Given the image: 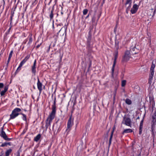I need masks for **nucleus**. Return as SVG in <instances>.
<instances>
[{"mask_svg":"<svg viewBox=\"0 0 156 156\" xmlns=\"http://www.w3.org/2000/svg\"><path fill=\"white\" fill-rule=\"evenodd\" d=\"M30 57V55H27L25 58L20 63L21 65H23L29 59Z\"/></svg>","mask_w":156,"mask_h":156,"instance_id":"a211bd4d","label":"nucleus"},{"mask_svg":"<svg viewBox=\"0 0 156 156\" xmlns=\"http://www.w3.org/2000/svg\"><path fill=\"white\" fill-rule=\"evenodd\" d=\"M140 119V117H139L138 116L136 119Z\"/></svg>","mask_w":156,"mask_h":156,"instance_id":"0e129e2a","label":"nucleus"},{"mask_svg":"<svg viewBox=\"0 0 156 156\" xmlns=\"http://www.w3.org/2000/svg\"><path fill=\"white\" fill-rule=\"evenodd\" d=\"M20 114L22 115H23V120L27 121V116L26 115H25L24 114L22 113H20Z\"/></svg>","mask_w":156,"mask_h":156,"instance_id":"2f4dec72","label":"nucleus"},{"mask_svg":"<svg viewBox=\"0 0 156 156\" xmlns=\"http://www.w3.org/2000/svg\"><path fill=\"white\" fill-rule=\"evenodd\" d=\"M3 153L2 151L1 154L0 155V156H2L3 155Z\"/></svg>","mask_w":156,"mask_h":156,"instance_id":"680f3d73","label":"nucleus"},{"mask_svg":"<svg viewBox=\"0 0 156 156\" xmlns=\"http://www.w3.org/2000/svg\"><path fill=\"white\" fill-rule=\"evenodd\" d=\"M151 12H152V11H153V9H151Z\"/></svg>","mask_w":156,"mask_h":156,"instance_id":"338daca9","label":"nucleus"},{"mask_svg":"<svg viewBox=\"0 0 156 156\" xmlns=\"http://www.w3.org/2000/svg\"><path fill=\"white\" fill-rule=\"evenodd\" d=\"M14 13V11H13V12L12 11L11 12V16H12L13 17V16Z\"/></svg>","mask_w":156,"mask_h":156,"instance_id":"49530a36","label":"nucleus"},{"mask_svg":"<svg viewBox=\"0 0 156 156\" xmlns=\"http://www.w3.org/2000/svg\"><path fill=\"white\" fill-rule=\"evenodd\" d=\"M41 134H39L34 137V140L36 142H37L41 138Z\"/></svg>","mask_w":156,"mask_h":156,"instance_id":"4be33fe9","label":"nucleus"},{"mask_svg":"<svg viewBox=\"0 0 156 156\" xmlns=\"http://www.w3.org/2000/svg\"><path fill=\"white\" fill-rule=\"evenodd\" d=\"M117 87H115V88H114V91L113 98L114 99L115 98V96H116V91H117Z\"/></svg>","mask_w":156,"mask_h":156,"instance_id":"cd10ccee","label":"nucleus"},{"mask_svg":"<svg viewBox=\"0 0 156 156\" xmlns=\"http://www.w3.org/2000/svg\"><path fill=\"white\" fill-rule=\"evenodd\" d=\"M8 85H6L4 87V90L1 92L0 94L1 96H3L5 94V93L8 90Z\"/></svg>","mask_w":156,"mask_h":156,"instance_id":"f3484780","label":"nucleus"},{"mask_svg":"<svg viewBox=\"0 0 156 156\" xmlns=\"http://www.w3.org/2000/svg\"><path fill=\"white\" fill-rule=\"evenodd\" d=\"M62 26L63 25L62 23L56 24V27H55L54 31L55 32H58L57 35V37L59 36V34L62 31V30L63 28V27H62Z\"/></svg>","mask_w":156,"mask_h":156,"instance_id":"1a4fd4ad","label":"nucleus"},{"mask_svg":"<svg viewBox=\"0 0 156 156\" xmlns=\"http://www.w3.org/2000/svg\"><path fill=\"white\" fill-rule=\"evenodd\" d=\"M126 103L128 105H130L132 104V101L129 98H126L125 100Z\"/></svg>","mask_w":156,"mask_h":156,"instance_id":"5701e85b","label":"nucleus"},{"mask_svg":"<svg viewBox=\"0 0 156 156\" xmlns=\"http://www.w3.org/2000/svg\"><path fill=\"white\" fill-rule=\"evenodd\" d=\"M115 129V126H114V127L112 128V130L111 132V134L110 136V137L109 139V144H108V147H109L111 144L112 142V138L113 133L114 132V131Z\"/></svg>","mask_w":156,"mask_h":156,"instance_id":"dca6fc26","label":"nucleus"},{"mask_svg":"<svg viewBox=\"0 0 156 156\" xmlns=\"http://www.w3.org/2000/svg\"><path fill=\"white\" fill-rule=\"evenodd\" d=\"M143 128V126H139V130L140 131H142V129Z\"/></svg>","mask_w":156,"mask_h":156,"instance_id":"a18cd8bd","label":"nucleus"},{"mask_svg":"<svg viewBox=\"0 0 156 156\" xmlns=\"http://www.w3.org/2000/svg\"><path fill=\"white\" fill-rule=\"evenodd\" d=\"M27 40H25V41L23 42H24V43L25 44V43H26V42H27Z\"/></svg>","mask_w":156,"mask_h":156,"instance_id":"e2e57ef3","label":"nucleus"},{"mask_svg":"<svg viewBox=\"0 0 156 156\" xmlns=\"http://www.w3.org/2000/svg\"><path fill=\"white\" fill-rule=\"evenodd\" d=\"M133 132V130L131 129H126L124 130L123 132L122 133V134H124L125 133H132Z\"/></svg>","mask_w":156,"mask_h":156,"instance_id":"6ab92c4d","label":"nucleus"},{"mask_svg":"<svg viewBox=\"0 0 156 156\" xmlns=\"http://www.w3.org/2000/svg\"><path fill=\"white\" fill-rule=\"evenodd\" d=\"M151 127L152 128H154L155 125H156V115H153L151 116Z\"/></svg>","mask_w":156,"mask_h":156,"instance_id":"f8f14e48","label":"nucleus"},{"mask_svg":"<svg viewBox=\"0 0 156 156\" xmlns=\"http://www.w3.org/2000/svg\"><path fill=\"white\" fill-rule=\"evenodd\" d=\"M54 127H55V125H53V128H52L53 130H54V129L55 131L56 130V129H55Z\"/></svg>","mask_w":156,"mask_h":156,"instance_id":"3c124183","label":"nucleus"},{"mask_svg":"<svg viewBox=\"0 0 156 156\" xmlns=\"http://www.w3.org/2000/svg\"><path fill=\"white\" fill-rule=\"evenodd\" d=\"M40 44H38L36 46V48H39L40 47Z\"/></svg>","mask_w":156,"mask_h":156,"instance_id":"603ef678","label":"nucleus"},{"mask_svg":"<svg viewBox=\"0 0 156 156\" xmlns=\"http://www.w3.org/2000/svg\"><path fill=\"white\" fill-rule=\"evenodd\" d=\"M16 156H20V151L19 150L17 152V154Z\"/></svg>","mask_w":156,"mask_h":156,"instance_id":"ea45409f","label":"nucleus"},{"mask_svg":"<svg viewBox=\"0 0 156 156\" xmlns=\"http://www.w3.org/2000/svg\"><path fill=\"white\" fill-rule=\"evenodd\" d=\"M142 133V131H139V134L140 135Z\"/></svg>","mask_w":156,"mask_h":156,"instance_id":"13d9d810","label":"nucleus"},{"mask_svg":"<svg viewBox=\"0 0 156 156\" xmlns=\"http://www.w3.org/2000/svg\"><path fill=\"white\" fill-rule=\"evenodd\" d=\"M149 99V102L151 104V103H152V104H154V105L155 103L154 98L152 97H150Z\"/></svg>","mask_w":156,"mask_h":156,"instance_id":"393cba45","label":"nucleus"},{"mask_svg":"<svg viewBox=\"0 0 156 156\" xmlns=\"http://www.w3.org/2000/svg\"><path fill=\"white\" fill-rule=\"evenodd\" d=\"M13 53V50H12L10 51V54H12Z\"/></svg>","mask_w":156,"mask_h":156,"instance_id":"4d7b16f0","label":"nucleus"},{"mask_svg":"<svg viewBox=\"0 0 156 156\" xmlns=\"http://www.w3.org/2000/svg\"><path fill=\"white\" fill-rule=\"evenodd\" d=\"M33 88L34 89H35V87L34 86H33Z\"/></svg>","mask_w":156,"mask_h":156,"instance_id":"774afa93","label":"nucleus"},{"mask_svg":"<svg viewBox=\"0 0 156 156\" xmlns=\"http://www.w3.org/2000/svg\"><path fill=\"white\" fill-rule=\"evenodd\" d=\"M139 6L136 4H134L132 8L130 10V12L132 14L135 13L137 11Z\"/></svg>","mask_w":156,"mask_h":156,"instance_id":"ddd939ff","label":"nucleus"},{"mask_svg":"<svg viewBox=\"0 0 156 156\" xmlns=\"http://www.w3.org/2000/svg\"><path fill=\"white\" fill-rule=\"evenodd\" d=\"M132 0H126V2L125 3V5H126L128 4L129 3H132Z\"/></svg>","mask_w":156,"mask_h":156,"instance_id":"f704fd0d","label":"nucleus"},{"mask_svg":"<svg viewBox=\"0 0 156 156\" xmlns=\"http://www.w3.org/2000/svg\"><path fill=\"white\" fill-rule=\"evenodd\" d=\"M53 29H55V28L54 27V24L53 23Z\"/></svg>","mask_w":156,"mask_h":156,"instance_id":"69168bd1","label":"nucleus"},{"mask_svg":"<svg viewBox=\"0 0 156 156\" xmlns=\"http://www.w3.org/2000/svg\"><path fill=\"white\" fill-rule=\"evenodd\" d=\"M9 32H8V31L7 32H6L5 33V34L6 35H7L9 34Z\"/></svg>","mask_w":156,"mask_h":156,"instance_id":"5fc2aeb1","label":"nucleus"},{"mask_svg":"<svg viewBox=\"0 0 156 156\" xmlns=\"http://www.w3.org/2000/svg\"><path fill=\"white\" fill-rule=\"evenodd\" d=\"M5 124H4L3 126L1 128V130L0 131V132H2V131H4L3 130H4V126H5Z\"/></svg>","mask_w":156,"mask_h":156,"instance_id":"79ce46f5","label":"nucleus"},{"mask_svg":"<svg viewBox=\"0 0 156 156\" xmlns=\"http://www.w3.org/2000/svg\"><path fill=\"white\" fill-rule=\"evenodd\" d=\"M37 80V88L39 90L40 93H41L42 90V84L38 78Z\"/></svg>","mask_w":156,"mask_h":156,"instance_id":"4468645a","label":"nucleus"},{"mask_svg":"<svg viewBox=\"0 0 156 156\" xmlns=\"http://www.w3.org/2000/svg\"><path fill=\"white\" fill-rule=\"evenodd\" d=\"M12 150L11 149H9L7 150L5 152V156H9L10 154L12 152Z\"/></svg>","mask_w":156,"mask_h":156,"instance_id":"aec40b11","label":"nucleus"},{"mask_svg":"<svg viewBox=\"0 0 156 156\" xmlns=\"http://www.w3.org/2000/svg\"><path fill=\"white\" fill-rule=\"evenodd\" d=\"M155 67V65L154 63V61H153L152 63V65L150 68V73L148 83L151 84L152 83V81L153 79V76L154 73V68Z\"/></svg>","mask_w":156,"mask_h":156,"instance_id":"39448f33","label":"nucleus"},{"mask_svg":"<svg viewBox=\"0 0 156 156\" xmlns=\"http://www.w3.org/2000/svg\"><path fill=\"white\" fill-rule=\"evenodd\" d=\"M95 17L94 16L92 19V23H94L95 21Z\"/></svg>","mask_w":156,"mask_h":156,"instance_id":"4c0bfd02","label":"nucleus"},{"mask_svg":"<svg viewBox=\"0 0 156 156\" xmlns=\"http://www.w3.org/2000/svg\"><path fill=\"white\" fill-rule=\"evenodd\" d=\"M10 59H11V58H8V61H7V65H6L7 68V67L8 66V64H9V62H10Z\"/></svg>","mask_w":156,"mask_h":156,"instance_id":"a19ab883","label":"nucleus"},{"mask_svg":"<svg viewBox=\"0 0 156 156\" xmlns=\"http://www.w3.org/2000/svg\"><path fill=\"white\" fill-rule=\"evenodd\" d=\"M115 47L116 48V50H115V52L113 54L114 56V60L113 64L112 66V76H113V74L115 69V67L116 64V60L117 58L118 55V50L119 48V46L118 44V43H115Z\"/></svg>","mask_w":156,"mask_h":156,"instance_id":"7ed1b4c3","label":"nucleus"},{"mask_svg":"<svg viewBox=\"0 0 156 156\" xmlns=\"http://www.w3.org/2000/svg\"><path fill=\"white\" fill-rule=\"evenodd\" d=\"M156 12V8L154 10V11L153 13V15L152 16V17L154 16V14Z\"/></svg>","mask_w":156,"mask_h":156,"instance_id":"c03bdc74","label":"nucleus"},{"mask_svg":"<svg viewBox=\"0 0 156 156\" xmlns=\"http://www.w3.org/2000/svg\"><path fill=\"white\" fill-rule=\"evenodd\" d=\"M12 27V25H10V27L9 28V30H8V32H9V31H10V30L11 29V28Z\"/></svg>","mask_w":156,"mask_h":156,"instance_id":"09e8293b","label":"nucleus"},{"mask_svg":"<svg viewBox=\"0 0 156 156\" xmlns=\"http://www.w3.org/2000/svg\"><path fill=\"white\" fill-rule=\"evenodd\" d=\"M126 80H123L122 81L121 86L122 87H124L126 83Z\"/></svg>","mask_w":156,"mask_h":156,"instance_id":"c756f323","label":"nucleus"},{"mask_svg":"<svg viewBox=\"0 0 156 156\" xmlns=\"http://www.w3.org/2000/svg\"><path fill=\"white\" fill-rule=\"evenodd\" d=\"M0 136L2 137L5 140L7 141L11 140L12 138H9L7 137L6 133L4 131L0 132Z\"/></svg>","mask_w":156,"mask_h":156,"instance_id":"9d476101","label":"nucleus"},{"mask_svg":"<svg viewBox=\"0 0 156 156\" xmlns=\"http://www.w3.org/2000/svg\"><path fill=\"white\" fill-rule=\"evenodd\" d=\"M154 128H152V127H151V131L152 132V136L153 138V142L154 141V138H155V135H154Z\"/></svg>","mask_w":156,"mask_h":156,"instance_id":"a878e982","label":"nucleus"},{"mask_svg":"<svg viewBox=\"0 0 156 156\" xmlns=\"http://www.w3.org/2000/svg\"><path fill=\"white\" fill-rule=\"evenodd\" d=\"M12 54H9V58H11V57H12Z\"/></svg>","mask_w":156,"mask_h":156,"instance_id":"8fccbe9b","label":"nucleus"},{"mask_svg":"<svg viewBox=\"0 0 156 156\" xmlns=\"http://www.w3.org/2000/svg\"><path fill=\"white\" fill-rule=\"evenodd\" d=\"M54 10V6H53L51 10V11L49 15L50 18V20H51L53 18V11Z\"/></svg>","mask_w":156,"mask_h":156,"instance_id":"412c9836","label":"nucleus"},{"mask_svg":"<svg viewBox=\"0 0 156 156\" xmlns=\"http://www.w3.org/2000/svg\"><path fill=\"white\" fill-rule=\"evenodd\" d=\"M137 156H141V152L137 155Z\"/></svg>","mask_w":156,"mask_h":156,"instance_id":"6e6d98bb","label":"nucleus"},{"mask_svg":"<svg viewBox=\"0 0 156 156\" xmlns=\"http://www.w3.org/2000/svg\"><path fill=\"white\" fill-rule=\"evenodd\" d=\"M21 111V109L19 108H16L14 109L12 112L11 114L10 115L9 120L11 119H13L17 116L20 113L18 112Z\"/></svg>","mask_w":156,"mask_h":156,"instance_id":"20e7f679","label":"nucleus"},{"mask_svg":"<svg viewBox=\"0 0 156 156\" xmlns=\"http://www.w3.org/2000/svg\"><path fill=\"white\" fill-rule=\"evenodd\" d=\"M56 98H55L53 104L52 105V111L45 121L46 129L50 126L51 122L55 118L56 112Z\"/></svg>","mask_w":156,"mask_h":156,"instance_id":"f257e3e1","label":"nucleus"},{"mask_svg":"<svg viewBox=\"0 0 156 156\" xmlns=\"http://www.w3.org/2000/svg\"><path fill=\"white\" fill-rule=\"evenodd\" d=\"M131 123L132 121L130 118L126 117L125 116L123 117V120L122 122V124H124L131 127L132 126Z\"/></svg>","mask_w":156,"mask_h":156,"instance_id":"0eeeda50","label":"nucleus"},{"mask_svg":"<svg viewBox=\"0 0 156 156\" xmlns=\"http://www.w3.org/2000/svg\"><path fill=\"white\" fill-rule=\"evenodd\" d=\"M12 17H13L12 16H10V25H11V24L12 23Z\"/></svg>","mask_w":156,"mask_h":156,"instance_id":"37998d69","label":"nucleus"},{"mask_svg":"<svg viewBox=\"0 0 156 156\" xmlns=\"http://www.w3.org/2000/svg\"><path fill=\"white\" fill-rule=\"evenodd\" d=\"M117 29V28L116 27H115L114 29V32H115V31H116V30Z\"/></svg>","mask_w":156,"mask_h":156,"instance_id":"bf43d9fd","label":"nucleus"},{"mask_svg":"<svg viewBox=\"0 0 156 156\" xmlns=\"http://www.w3.org/2000/svg\"><path fill=\"white\" fill-rule=\"evenodd\" d=\"M131 57L130 52V51H126L122 60V62H126L129 61Z\"/></svg>","mask_w":156,"mask_h":156,"instance_id":"6e6552de","label":"nucleus"},{"mask_svg":"<svg viewBox=\"0 0 156 156\" xmlns=\"http://www.w3.org/2000/svg\"><path fill=\"white\" fill-rule=\"evenodd\" d=\"M130 51H131V52L133 54H136L139 52L140 50L139 49L137 48L136 45L133 47L131 46L130 48Z\"/></svg>","mask_w":156,"mask_h":156,"instance_id":"9b49d317","label":"nucleus"},{"mask_svg":"<svg viewBox=\"0 0 156 156\" xmlns=\"http://www.w3.org/2000/svg\"><path fill=\"white\" fill-rule=\"evenodd\" d=\"M7 142H5L4 143H2L0 146V147H7Z\"/></svg>","mask_w":156,"mask_h":156,"instance_id":"c85d7f7f","label":"nucleus"},{"mask_svg":"<svg viewBox=\"0 0 156 156\" xmlns=\"http://www.w3.org/2000/svg\"><path fill=\"white\" fill-rule=\"evenodd\" d=\"M89 15H90V13H89L88 15L86 17V18H85L86 19L87 18L89 17Z\"/></svg>","mask_w":156,"mask_h":156,"instance_id":"864d4df0","label":"nucleus"},{"mask_svg":"<svg viewBox=\"0 0 156 156\" xmlns=\"http://www.w3.org/2000/svg\"><path fill=\"white\" fill-rule=\"evenodd\" d=\"M22 66V65L20 64L19 67H18V68H17V69H16L15 72V74H16L17 73L19 72V71L21 69L20 68Z\"/></svg>","mask_w":156,"mask_h":156,"instance_id":"7c9ffc66","label":"nucleus"},{"mask_svg":"<svg viewBox=\"0 0 156 156\" xmlns=\"http://www.w3.org/2000/svg\"><path fill=\"white\" fill-rule=\"evenodd\" d=\"M36 60L35 59L33 65L32 67L31 71L35 75L36 74Z\"/></svg>","mask_w":156,"mask_h":156,"instance_id":"2eb2a0df","label":"nucleus"},{"mask_svg":"<svg viewBox=\"0 0 156 156\" xmlns=\"http://www.w3.org/2000/svg\"><path fill=\"white\" fill-rule=\"evenodd\" d=\"M73 112H71V114L68 120L67 123V128L66 129V131L67 132V133L69 131L70 128L73 124V118L72 119V113Z\"/></svg>","mask_w":156,"mask_h":156,"instance_id":"423d86ee","label":"nucleus"},{"mask_svg":"<svg viewBox=\"0 0 156 156\" xmlns=\"http://www.w3.org/2000/svg\"><path fill=\"white\" fill-rule=\"evenodd\" d=\"M88 12V10L87 9H85L83 10V15H85L87 14Z\"/></svg>","mask_w":156,"mask_h":156,"instance_id":"72a5a7b5","label":"nucleus"},{"mask_svg":"<svg viewBox=\"0 0 156 156\" xmlns=\"http://www.w3.org/2000/svg\"><path fill=\"white\" fill-rule=\"evenodd\" d=\"M144 118H143L142 120L141 121V122H140V126H143V122H144Z\"/></svg>","mask_w":156,"mask_h":156,"instance_id":"c9c22d12","label":"nucleus"},{"mask_svg":"<svg viewBox=\"0 0 156 156\" xmlns=\"http://www.w3.org/2000/svg\"><path fill=\"white\" fill-rule=\"evenodd\" d=\"M50 48V45H49V47H48V51L49 50Z\"/></svg>","mask_w":156,"mask_h":156,"instance_id":"052dcab7","label":"nucleus"},{"mask_svg":"<svg viewBox=\"0 0 156 156\" xmlns=\"http://www.w3.org/2000/svg\"><path fill=\"white\" fill-rule=\"evenodd\" d=\"M7 145H9V146L11 145V143L10 142H7Z\"/></svg>","mask_w":156,"mask_h":156,"instance_id":"de8ad7c7","label":"nucleus"},{"mask_svg":"<svg viewBox=\"0 0 156 156\" xmlns=\"http://www.w3.org/2000/svg\"><path fill=\"white\" fill-rule=\"evenodd\" d=\"M92 33L91 30L88 33V35L87 39V47L88 52L90 53L92 51V49L93 48V42L91 41Z\"/></svg>","mask_w":156,"mask_h":156,"instance_id":"f03ea898","label":"nucleus"},{"mask_svg":"<svg viewBox=\"0 0 156 156\" xmlns=\"http://www.w3.org/2000/svg\"><path fill=\"white\" fill-rule=\"evenodd\" d=\"M91 62H92L90 60V64H89V67H88V70H87L88 71H89V69H90V67L91 66Z\"/></svg>","mask_w":156,"mask_h":156,"instance_id":"58836bf2","label":"nucleus"},{"mask_svg":"<svg viewBox=\"0 0 156 156\" xmlns=\"http://www.w3.org/2000/svg\"><path fill=\"white\" fill-rule=\"evenodd\" d=\"M131 3H128V4H129V6L126 8V13L128 14V13L131 7Z\"/></svg>","mask_w":156,"mask_h":156,"instance_id":"b1692460","label":"nucleus"},{"mask_svg":"<svg viewBox=\"0 0 156 156\" xmlns=\"http://www.w3.org/2000/svg\"><path fill=\"white\" fill-rule=\"evenodd\" d=\"M66 29H65V31H62L59 34V35L60 36H63L64 35V34L65 32H66Z\"/></svg>","mask_w":156,"mask_h":156,"instance_id":"473e14b6","label":"nucleus"},{"mask_svg":"<svg viewBox=\"0 0 156 156\" xmlns=\"http://www.w3.org/2000/svg\"><path fill=\"white\" fill-rule=\"evenodd\" d=\"M4 85L3 83H0V88H2L3 87Z\"/></svg>","mask_w":156,"mask_h":156,"instance_id":"e433bc0d","label":"nucleus"},{"mask_svg":"<svg viewBox=\"0 0 156 156\" xmlns=\"http://www.w3.org/2000/svg\"><path fill=\"white\" fill-rule=\"evenodd\" d=\"M32 36L31 35L29 38V41L27 44L28 45H29V46H30V44L31 43V42L32 41Z\"/></svg>","mask_w":156,"mask_h":156,"instance_id":"bb28decb","label":"nucleus"}]
</instances>
